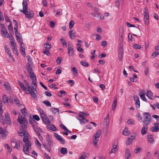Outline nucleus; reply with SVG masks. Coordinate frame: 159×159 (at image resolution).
Segmentation results:
<instances>
[{
  "label": "nucleus",
  "mask_w": 159,
  "mask_h": 159,
  "mask_svg": "<svg viewBox=\"0 0 159 159\" xmlns=\"http://www.w3.org/2000/svg\"><path fill=\"white\" fill-rule=\"evenodd\" d=\"M5 52L8 57L11 56V52L9 48L7 45H5Z\"/></svg>",
  "instance_id": "nucleus-17"
},
{
  "label": "nucleus",
  "mask_w": 159,
  "mask_h": 159,
  "mask_svg": "<svg viewBox=\"0 0 159 159\" xmlns=\"http://www.w3.org/2000/svg\"><path fill=\"white\" fill-rule=\"evenodd\" d=\"M33 77L34 78H31L32 80L31 84V85H34V87H37V86L36 78Z\"/></svg>",
  "instance_id": "nucleus-25"
},
{
  "label": "nucleus",
  "mask_w": 159,
  "mask_h": 159,
  "mask_svg": "<svg viewBox=\"0 0 159 159\" xmlns=\"http://www.w3.org/2000/svg\"><path fill=\"white\" fill-rule=\"evenodd\" d=\"M14 100V102L17 105L20 104V102L19 100L18 99L17 97L15 98Z\"/></svg>",
  "instance_id": "nucleus-64"
},
{
  "label": "nucleus",
  "mask_w": 159,
  "mask_h": 159,
  "mask_svg": "<svg viewBox=\"0 0 159 159\" xmlns=\"http://www.w3.org/2000/svg\"><path fill=\"white\" fill-rule=\"evenodd\" d=\"M54 134L55 137L57 140H59L62 144H64L65 143V140H64L62 136L55 133H54Z\"/></svg>",
  "instance_id": "nucleus-10"
},
{
  "label": "nucleus",
  "mask_w": 159,
  "mask_h": 159,
  "mask_svg": "<svg viewBox=\"0 0 159 159\" xmlns=\"http://www.w3.org/2000/svg\"><path fill=\"white\" fill-rule=\"evenodd\" d=\"M45 149L48 151L49 152H50L51 150V148L52 147H50L48 145L46 144H43Z\"/></svg>",
  "instance_id": "nucleus-33"
},
{
  "label": "nucleus",
  "mask_w": 159,
  "mask_h": 159,
  "mask_svg": "<svg viewBox=\"0 0 159 159\" xmlns=\"http://www.w3.org/2000/svg\"><path fill=\"white\" fill-rule=\"evenodd\" d=\"M159 55V52H153L152 54V56H153L154 57H155L158 55Z\"/></svg>",
  "instance_id": "nucleus-63"
},
{
  "label": "nucleus",
  "mask_w": 159,
  "mask_h": 159,
  "mask_svg": "<svg viewBox=\"0 0 159 159\" xmlns=\"http://www.w3.org/2000/svg\"><path fill=\"white\" fill-rule=\"evenodd\" d=\"M143 116V119L142 120V118L140 117V120L142 121V122L145 125H149L151 120V115L148 112H144Z\"/></svg>",
  "instance_id": "nucleus-3"
},
{
  "label": "nucleus",
  "mask_w": 159,
  "mask_h": 159,
  "mask_svg": "<svg viewBox=\"0 0 159 159\" xmlns=\"http://www.w3.org/2000/svg\"><path fill=\"white\" fill-rule=\"evenodd\" d=\"M5 118L4 119V117L2 116V115H1L0 121L3 125H4L5 123L7 125H10L11 124V120L8 114L7 113H5Z\"/></svg>",
  "instance_id": "nucleus-5"
},
{
  "label": "nucleus",
  "mask_w": 159,
  "mask_h": 159,
  "mask_svg": "<svg viewBox=\"0 0 159 159\" xmlns=\"http://www.w3.org/2000/svg\"><path fill=\"white\" fill-rule=\"evenodd\" d=\"M142 150L141 148L139 147H137L136 149L134 151V152L135 153H138L140 152Z\"/></svg>",
  "instance_id": "nucleus-47"
},
{
  "label": "nucleus",
  "mask_w": 159,
  "mask_h": 159,
  "mask_svg": "<svg viewBox=\"0 0 159 159\" xmlns=\"http://www.w3.org/2000/svg\"><path fill=\"white\" fill-rule=\"evenodd\" d=\"M51 110L55 114L57 112L59 113V111L58 109L57 108H51Z\"/></svg>",
  "instance_id": "nucleus-48"
},
{
  "label": "nucleus",
  "mask_w": 159,
  "mask_h": 159,
  "mask_svg": "<svg viewBox=\"0 0 159 159\" xmlns=\"http://www.w3.org/2000/svg\"><path fill=\"white\" fill-rule=\"evenodd\" d=\"M70 36L71 39L74 38L75 36V32L74 30H72L69 32Z\"/></svg>",
  "instance_id": "nucleus-35"
},
{
  "label": "nucleus",
  "mask_w": 159,
  "mask_h": 159,
  "mask_svg": "<svg viewBox=\"0 0 159 159\" xmlns=\"http://www.w3.org/2000/svg\"><path fill=\"white\" fill-rule=\"evenodd\" d=\"M80 63L81 64V65L85 67H87L89 66L88 63L86 61H81L80 62Z\"/></svg>",
  "instance_id": "nucleus-49"
},
{
  "label": "nucleus",
  "mask_w": 159,
  "mask_h": 159,
  "mask_svg": "<svg viewBox=\"0 0 159 159\" xmlns=\"http://www.w3.org/2000/svg\"><path fill=\"white\" fill-rule=\"evenodd\" d=\"M0 134L2 138L5 139L8 134V132L6 129H3L2 127H0Z\"/></svg>",
  "instance_id": "nucleus-8"
},
{
  "label": "nucleus",
  "mask_w": 159,
  "mask_h": 159,
  "mask_svg": "<svg viewBox=\"0 0 159 159\" xmlns=\"http://www.w3.org/2000/svg\"><path fill=\"white\" fill-rule=\"evenodd\" d=\"M139 95L141 99L145 102H147V100L145 96V93L143 90L139 91Z\"/></svg>",
  "instance_id": "nucleus-14"
},
{
  "label": "nucleus",
  "mask_w": 159,
  "mask_h": 159,
  "mask_svg": "<svg viewBox=\"0 0 159 159\" xmlns=\"http://www.w3.org/2000/svg\"><path fill=\"white\" fill-rule=\"evenodd\" d=\"M43 121L47 125H50L51 122L49 119L46 116V118L42 119Z\"/></svg>",
  "instance_id": "nucleus-31"
},
{
  "label": "nucleus",
  "mask_w": 159,
  "mask_h": 159,
  "mask_svg": "<svg viewBox=\"0 0 159 159\" xmlns=\"http://www.w3.org/2000/svg\"><path fill=\"white\" fill-rule=\"evenodd\" d=\"M117 101L116 100L114 101L113 104H112V109L113 110H114L116 107V105Z\"/></svg>",
  "instance_id": "nucleus-60"
},
{
  "label": "nucleus",
  "mask_w": 159,
  "mask_h": 159,
  "mask_svg": "<svg viewBox=\"0 0 159 159\" xmlns=\"http://www.w3.org/2000/svg\"><path fill=\"white\" fill-rule=\"evenodd\" d=\"M152 132H156L159 130V126H155L152 127L151 129Z\"/></svg>",
  "instance_id": "nucleus-30"
},
{
  "label": "nucleus",
  "mask_w": 159,
  "mask_h": 159,
  "mask_svg": "<svg viewBox=\"0 0 159 159\" xmlns=\"http://www.w3.org/2000/svg\"><path fill=\"white\" fill-rule=\"evenodd\" d=\"M98 139H98L96 138H95L93 137V143L95 146H97V143L98 141Z\"/></svg>",
  "instance_id": "nucleus-46"
},
{
  "label": "nucleus",
  "mask_w": 159,
  "mask_h": 159,
  "mask_svg": "<svg viewBox=\"0 0 159 159\" xmlns=\"http://www.w3.org/2000/svg\"><path fill=\"white\" fill-rule=\"evenodd\" d=\"M72 70L74 74L75 75H77V71L75 67H73L72 69Z\"/></svg>",
  "instance_id": "nucleus-61"
},
{
  "label": "nucleus",
  "mask_w": 159,
  "mask_h": 159,
  "mask_svg": "<svg viewBox=\"0 0 159 159\" xmlns=\"http://www.w3.org/2000/svg\"><path fill=\"white\" fill-rule=\"evenodd\" d=\"M61 43L63 47L66 48L67 47V43L64 39H60Z\"/></svg>",
  "instance_id": "nucleus-36"
},
{
  "label": "nucleus",
  "mask_w": 159,
  "mask_h": 159,
  "mask_svg": "<svg viewBox=\"0 0 159 159\" xmlns=\"http://www.w3.org/2000/svg\"><path fill=\"white\" fill-rule=\"evenodd\" d=\"M35 144L36 145V146H37L38 148L39 149H40L41 148V144L40 143L39 141V140L37 139H35V140L34 141Z\"/></svg>",
  "instance_id": "nucleus-32"
},
{
  "label": "nucleus",
  "mask_w": 159,
  "mask_h": 159,
  "mask_svg": "<svg viewBox=\"0 0 159 159\" xmlns=\"http://www.w3.org/2000/svg\"><path fill=\"white\" fill-rule=\"evenodd\" d=\"M21 111L23 116H22V117H25V115L27 114V112L25 108H24L22 109L21 110Z\"/></svg>",
  "instance_id": "nucleus-51"
},
{
  "label": "nucleus",
  "mask_w": 159,
  "mask_h": 159,
  "mask_svg": "<svg viewBox=\"0 0 159 159\" xmlns=\"http://www.w3.org/2000/svg\"><path fill=\"white\" fill-rule=\"evenodd\" d=\"M25 85L26 87L27 88L28 91H30L31 89H33L35 91H36V88L37 87H34V85L32 86H31L29 84V83H27L25 84Z\"/></svg>",
  "instance_id": "nucleus-20"
},
{
  "label": "nucleus",
  "mask_w": 159,
  "mask_h": 159,
  "mask_svg": "<svg viewBox=\"0 0 159 159\" xmlns=\"http://www.w3.org/2000/svg\"><path fill=\"white\" fill-rule=\"evenodd\" d=\"M40 114L42 120L44 118H46V117L47 116L44 111L43 112V113H41Z\"/></svg>",
  "instance_id": "nucleus-58"
},
{
  "label": "nucleus",
  "mask_w": 159,
  "mask_h": 159,
  "mask_svg": "<svg viewBox=\"0 0 159 159\" xmlns=\"http://www.w3.org/2000/svg\"><path fill=\"white\" fill-rule=\"evenodd\" d=\"M30 64H29V66L27 69V70L28 72H29L30 74H31L32 72H33L32 69L30 67Z\"/></svg>",
  "instance_id": "nucleus-55"
},
{
  "label": "nucleus",
  "mask_w": 159,
  "mask_h": 159,
  "mask_svg": "<svg viewBox=\"0 0 159 159\" xmlns=\"http://www.w3.org/2000/svg\"><path fill=\"white\" fill-rule=\"evenodd\" d=\"M2 101L4 103H7L8 101V99L7 95H4L2 97Z\"/></svg>",
  "instance_id": "nucleus-40"
},
{
  "label": "nucleus",
  "mask_w": 159,
  "mask_h": 159,
  "mask_svg": "<svg viewBox=\"0 0 159 159\" xmlns=\"http://www.w3.org/2000/svg\"><path fill=\"white\" fill-rule=\"evenodd\" d=\"M17 121L20 124L21 126L20 130L18 132V134L20 136L26 137L28 138V132L27 131L28 122L25 117L19 116Z\"/></svg>",
  "instance_id": "nucleus-1"
},
{
  "label": "nucleus",
  "mask_w": 159,
  "mask_h": 159,
  "mask_svg": "<svg viewBox=\"0 0 159 159\" xmlns=\"http://www.w3.org/2000/svg\"><path fill=\"white\" fill-rule=\"evenodd\" d=\"M29 91L31 96L33 97L35 100H37V96L34 93L35 92H37V91H35L34 90L32 89Z\"/></svg>",
  "instance_id": "nucleus-21"
},
{
  "label": "nucleus",
  "mask_w": 159,
  "mask_h": 159,
  "mask_svg": "<svg viewBox=\"0 0 159 159\" xmlns=\"http://www.w3.org/2000/svg\"><path fill=\"white\" fill-rule=\"evenodd\" d=\"M34 131H35V132H36L37 135L40 134L39 133V131L42 130L41 129L39 128H34Z\"/></svg>",
  "instance_id": "nucleus-54"
},
{
  "label": "nucleus",
  "mask_w": 159,
  "mask_h": 159,
  "mask_svg": "<svg viewBox=\"0 0 159 159\" xmlns=\"http://www.w3.org/2000/svg\"><path fill=\"white\" fill-rule=\"evenodd\" d=\"M123 134L125 136H128L129 134V131L128 130V129L127 128H125L123 132H122Z\"/></svg>",
  "instance_id": "nucleus-28"
},
{
  "label": "nucleus",
  "mask_w": 159,
  "mask_h": 159,
  "mask_svg": "<svg viewBox=\"0 0 159 159\" xmlns=\"http://www.w3.org/2000/svg\"><path fill=\"white\" fill-rule=\"evenodd\" d=\"M23 141L25 143V145L23 146V151L25 154H28L29 152V149L31 148V143L28 138L26 136L24 137Z\"/></svg>",
  "instance_id": "nucleus-2"
},
{
  "label": "nucleus",
  "mask_w": 159,
  "mask_h": 159,
  "mask_svg": "<svg viewBox=\"0 0 159 159\" xmlns=\"http://www.w3.org/2000/svg\"><path fill=\"white\" fill-rule=\"evenodd\" d=\"M136 137V135H131L130 138H128L126 142V145H130L133 142V141L135 139Z\"/></svg>",
  "instance_id": "nucleus-11"
},
{
  "label": "nucleus",
  "mask_w": 159,
  "mask_h": 159,
  "mask_svg": "<svg viewBox=\"0 0 159 159\" xmlns=\"http://www.w3.org/2000/svg\"><path fill=\"white\" fill-rule=\"evenodd\" d=\"M43 103H44L47 107H50L51 104L50 102L48 100H46L43 102Z\"/></svg>",
  "instance_id": "nucleus-42"
},
{
  "label": "nucleus",
  "mask_w": 159,
  "mask_h": 159,
  "mask_svg": "<svg viewBox=\"0 0 159 159\" xmlns=\"http://www.w3.org/2000/svg\"><path fill=\"white\" fill-rule=\"evenodd\" d=\"M146 96L149 99L151 100L153 99V98H152V97H153V93L150 90L148 91L146 93Z\"/></svg>",
  "instance_id": "nucleus-23"
},
{
  "label": "nucleus",
  "mask_w": 159,
  "mask_h": 159,
  "mask_svg": "<svg viewBox=\"0 0 159 159\" xmlns=\"http://www.w3.org/2000/svg\"><path fill=\"white\" fill-rule=\"evenodd\" d=\"M15 148L17 149L18 150H20V144L19 143H16L14 147Z\"/></svg>",
  "instance_id": "nucleus-59"
},
{
  "label": "nucleus",
  "mask_w": 159,
  "mask_h": 159,
  "mask_svg": "<svg viewBox=\"0 0 159 159\" xmlns=\"http://www.w3.org/2000/svg\"><path fill=\"white\" fill-rule=\"evenodd\" d=\"M20 43V50L21 51V52H23L24 54V55H25V46L24 45L23 43Z\"/></svg>",
  "instance_id": "nucleus-27"
},
{
  "label": "nucleus",
  "mask_w": 159,
  "mask_h": 159,
  "mask_svg": "<svg viewBox=\"0 0 159 159\" xmlns=\"http://www.w3.org/2000/svg\"><path fill=\"white\" fill-rule=\"evenodd\" d=\"M12 47L13 51L16 52V54L18 55V51L17 49V47L16 45H14Z\"/></svg>",
  "instance_id": "nucleus-50"
},
{
  "label": "nucleus",
  "mask_w": 159,
  "mask_h": 159,
  "mask_svg": "<svg viewBox=\"0 0 159 159\" xmlns=\"http://www.w3.org/2000/svg\"><path fill=\"white\" fill-rule=\"evenodd\" d=\"M44 47L46 49L49 50L51 48V44L46 42V44H44Z\"/></svg>",
  "instance_id": "nucleus-41"
},
{
  "label": "nucleus",
  "mask_w": 159,
  "mask_h": 159,
  "mask_svg": "<svg viewBox=\"0 0 159 159\" xmlns=\"http://www.w3.org/2000/svg\"><path fill=\"white\" fill-rule=\"evenodd\" d=\"M47 127L48 129L54 131H56L57 129L56 127L53 125H48Z\"/></svg>",
  "instance_id": "nucleus-26"
},
{
  "label": "nucleus",
  "mask_w": 159,
  "mask_h": 159,
  "mask_svg": "<svg viewBox=\"0 0 159 159\" xmlns=\"http://www.w3.org/2000/svg\"><path fill=\"white\" fill-rule=\"evenodd\" d=\"M124 51L123 48V45H121L119 47L118 50V59L119 61H122L123 57Z\"/></svg>",
  "instance_id": "nucleus-7"
},
{
  "label": "nucleus",
  "mask_w": 159,
  "mask_h": 159,
  "mask_svg": "<svg viewBox=\"0 0 159 159\" xmlns=\"http://www.w3.org/2000/svg\"><path fill=\"white\" fill-rule=\"evenodd\" d=\"M92 14L93 16L99 18L100 13L98 12L97 13H94V12H93L92 13Z\"/></svg>",
  "instance_id": "nucleus-62"
},
{
  "label": "nucleus",
  "mask_w": 159,
  "mask_h": 159,
  "mask_svg": "<svg viewBox=\"0 0 159 159\" xmlns=\"http://www.w3.org/2000/svg\"><path fill=\"white\" fill-rule=\"evenodd\" d=\"M0 25H1V32H4L7 31V30L6 27L5 26L4 24L1 23Z\"/></svg>",
  "instance_id": "nucleus-29"
},
{
  "label": "nucleus",
  "mask_w": 159,
  "mask_h": 159,
  "mask_svg": "<svg viewBox=\"0 0 159 159\" xmlns=\"http://www.w3.org/2000/svg\"><path fill=\"white\" fill-rule=\"evenodd\" d=\"M144 23L146 24H148L149 23V17L148 13V11L147 9H146L144 11Z\"/></svg>",
  "instance_id": "nucleus-9"
},
{
  "label": "nucleus",
  "mask_w": 159,
  "mask_h": 159,
  "mask_svg": "<svg viewBox=\"0 0 159 159\" xmlns=\"http://www.w3.org/2000/svg\"><path fill=\"white\" fill-rule=\"evenodd\" d=\"M46 140L48 145L50 147H52L53 146V143L52 140H51L50 136L49 135L46 136Z\"/></svg>",
  "instance_id": "nucleus-12"
},
{
  "label": "nucleus",
  "mask_w": 159,
  "mask_h": 159,
  "mask_svg": "<svg viewBox=\"0 0 159 159\" xmlns=\"http://www.w3.org/2000/svg\"><path fill=\"white\" fill-rule=\"evenodd\" d=\"M18 83L20 85L21 88L22 89L23 91L25 92L27 91V89L26 88L24 84H23L22 82L19 81H18Z\"/></svg>",
  "instance_id": "nucleus-22"
},
{
  "label": "nucleus",
  "mask_w": 159,
  "mask_h": 159,
  "mask_svg": "<svg viewBox=\"0 0 159 159\" xmlns=\"http://www.w3.org/2000/svg\"><path fill=\"white\" fill-rule=\"evenodd\" d=\"M2 35L5 38H8L9 36V34L8 33L7 31L4 32H1Z\"/></svg>",
  "instance_id": "nucleus-43"
},
{
  "label": "nucleus",
  "mask_w": 159,
  "mask_h": 159,
  "mask_svg": "<svg viewBox=\"0 0 159 159\" xmlns=\"http://www.w3.org/2000/svg\"><path fill=\"white\" fill-rule=\"evenodd\" d=\"M80 113H81L82 114H79L77 116V118L80 121V123L81 125H83L88 121V120L85 117L88 116L89 115V114L86 113L82 112H80Z\"/></svg>",
  "instance_id": "nucleus-4"
},
{
  "label": "nucleus",
  "mask_w": 159,
  "mask_h": 159,
  "mask_svg": "<svg viewBox=\"0 0 159 159\" xmlns=\"http://www.w3.org/2000/svg\"><path fill=\"white\" fill-rule=\"evenodd\" d=\"M23 9L22 10H28V2L27 0H24L22 3Z\"/></svg>",
  "instance_id": "nucleus-18"
},
{
  "label": "nucleus",
  "mask_w": 159,
  "mask_h": 159,
  "mask_svg": "<svg viewBox=\"0 0 159 159\" xmlns=\"http://www.w3.org/2000/svg\"><path fill=\"white\" fill-rule=\"evenodd\" d=\"M133 48L135 49H139L141 48V46L140 45L137 44H135L133 45Z\"/></svg>",
  "instance_id": "nucleus-52"
},
{
  "label": "nucleus",
  "mask_w": 159,
  "mask_h": 159,
  "mask_svg": "<svg viewBox=\"0 0 159 159\" xmlns=\"http://www.w3.org/2000/svg\"><path fill=\"white\" fill-rule=\"evenodd\" d=\"M124 30L123 27L122 26L120 27L119 29V35H124Z\"/></svg>",
  "instance_id": "nucleus-39"
},
{
  "label": "nucleus",
  "mask_w": 159,
  "mask_h": 159,
  "mask_svg": "<svg viewBox=\"0 0 159 159\" xmlns=\"http://www.w3.org/2000/svg\"><path fill=\"white\" fill-rule=\"evenodd\" d=\"M131 156V155L129 149L128 148H126L125 152V157L126 158L128 159Z\"/></svg>",
  "instance_id": "nucleus-24"
},
{
  "label": "nucleus",
  "mask_w": 159,
  "mask_h": 159,
  "mask_svg": "<svg viewBox=\"0 0 159 159\" xmlns=\"http://www.w3.org/2000/svg\"><path fill=\"white\" fill-rule=\"evenodd\" d=\"M134 98L135 102V104L136 107L138 108H139L140 106V104L139 97L137 96H134Z\"/></svg>",
  "instance_id": "nucleus-15"
},
{
  "label": "nucleus",
  "mask_w": 159,
  "mask_h": 159,
  "mask_svg": "<svg viewBox=\"0 0 159 159\" xmlns=\"http://www.w3.org/2000/svg\"><path fill=\"white\" fill-rule=\"evenodd\" d=\"M67 151V150L66 148H62L61 149L60 152L61 153L65 154L66 153Z\"/></svg>",
  "instance_id": "nucleus-44"
},
{
  "label": "nucleus",
  "mask_w": 159,
  "mask_h": 159,
  "mask_svg": "<svg viewBox=\"0 0 159 159\" xmlns=\"http://www.w3.org/2000/svg\"><path fill=\"white\" fill-rule=\"evenodd\" d=\"M8 28L10 33H13V30L11 25V22H10V25L8 26Z\"/></svg>",
  "instance_id": "nucleus-45"
},
{
  "label": "nucleus",
  "mask_w": 159,
  "mask_h": 159,
  "mask_svg": "<svg viewBox=\"0 0 159 159\" xmlns=\"http://www.w3.org/2000/svg\"><path fill=\"white\" fill-rule=\"evenodd\" d=\"M57 70L56 72V74H59L61 73V68L60 67H58L57 68Z\"/></svg>",
  "instance_id": "nucleus-53"
},
{
  "label": "nucleus",
  "mask_w": 159,
  "mask_h": 159,
  "mask_svg": "<svg viewBox=\"0 0 159 159\" xmlns=\"http://www.w3.org/2000/svg\"><path fill=\"white\" fill-rule=\"evenodd\" d=\"M101 135V132L100 130H98L97 131L96 133L94 135L93 137L99 139V138L100 137Z\"/></svg>",
  "instance_id": "nucleus-38"
},
{
  "label": "nucleus",
  "mask_w": 159,
  "mask_h": 159,
  "mask_svg": "<svg viewBox=\"0 0 159 159\" xmlns=\"http://www.w3.org/2000/svg\"><path fill=\"white\" fill-rule=\"evenodd\" d=\"M68 49L69 55L72 57L73 56L74 53L73 47L70 46V45L69 44Z\"/></svg>",
  "instance_id": "nucleus-16"
},
{
  "label": "nucleus",
  "mask_w": 159,
  "mask_h": 159,
  "mask_svg": "<svg viewBox=\"0 0 159 159\" xmlns=\"http://www.w3.org/2000/svg\"><path fill=\"white\" fill-rule=\"evenodd\" d=\"M127 123L129 125H132L134 124V121L131 119L128 120L127 121Z\"/></svg>",
  "instance_id": "nucleus-57"
},
{
  "label": "nucleus",
  "mask_w": 159,
  "mask_h": 159,
  "mask_svg": "<svg viewBox=\"0 0 159 159\" xmlns=\"http://www.w3.org/2000/svg\"><path fill=\"white\" fill-rule=\"evenodd\" d=\"M118 150V148L116 147L115 146H114V147H112V148L111 149V151L110 152V153H115Z\"/></svg>",
  "instance_id": "nucleus-34"
},
{
  "label": "nucleus",
  "mask_w": 159,
  "mask_h": 159,
  "mask_svg": "<svg viewBox=\"0 0 159 159\" xmlns=\"http://www.w3.org/2000/svg\"><path fill=\"white\" fill-rule=\"evenodd\" d=\"M4 86L5 90L7 92H10L11 89L10 84L8 82H5L4 83Z\"/></svg>",
  "instance_id": "nucleus-13"
},
{
  "label": "nucleus",
  "mask_w": 159,
  "mask_h": 159,
  "mask_svg": "<svg viewBox=\"0 0 159 159\" xmlns=\"http://www.w3.org/2000/svg\"><path fill=\"white\" fill-rule=\"evenodd\" d=\"M74 24V22L73 20H71L69 23V28L70 29H71L73 27Z\"/></svg>",
  "instance_id": "nucleus-56"
},
{
  "label": "nucleus",
  "mask_w": 159,
  "mask_h": 159,
  "mask_svg": "<svg viewBox=\"0 0 159 159\" xmlns=\"http://www.w3.org/2000/svg\"><path fill=\"white\" fill-rule=\"evenodd\" d=\"M148 139L149 142L151 143H152L154 141V139L152 135H151L148 136Z\"/></svg>",
  "instance_id": "nucleus-37"
},
{
  "label": "nucleus",
  "mask_w": 159,
  "mask_h": 159,
  "mask_svg": "<svg viewBox=\"0 0 159 159\" xmlns=\"http://www.w3.org/2000/svg\"><path fill=\"white\" fill-rule=\"evenodd\" d=\"M146 126H143L141 130V133L143 135L146 134L147 132L148 127L147 126V125Z\"/></svg>",
  "instance_id": "nucleus-19"
},
{
  "label": "nucleus",
  "mask_w": 159,
  "mask_h": 159,
  "mask_svg": "<svg viewBox=\"0 0 159 159\" xmlns=\"http://www.w3.org/2000/svg\"><path fill=\"white\" fill-rule=\"evenodd\" d=\"M20 12L23 13L27 18L31 19L34 16V13L32 11H28L27 10L25 11L22 10H20Z\"/></svg>",
  "instance_id": "nucleus-6"
}]
</instances>
